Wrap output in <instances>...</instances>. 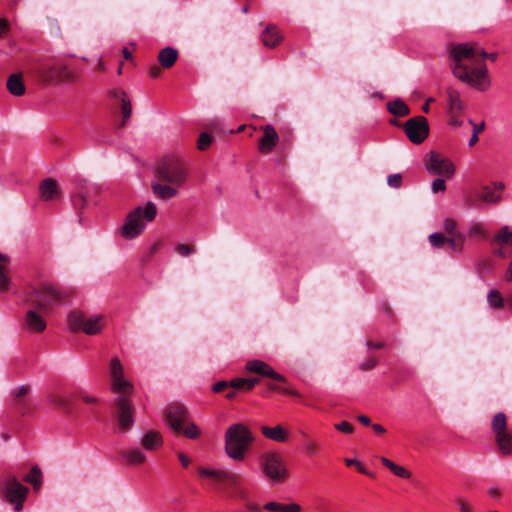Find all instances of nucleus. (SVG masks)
Returning a JSON list of instances; mask_svg holds the SVG:
<instances>
[{"instance_id": "obj_1", "label": "nucleus", "mask_w": 512, "mask_h": 512, "mask_svg": "<svg viewBox=\"0 0 512 512\" xmlns=\"http://www.w3.org/2000/svg\"><path fill=\"white\" fill-rule=\"evenodd\" d=\"M451 57L455 62L452 66L453 75L460 81L480 91L490 86L487 66L478 57L495 61L497 53H487L475 43H462L453 47Z\"/></svg>"}, {"instance_id": "obj_2", "label": "nucleus", "mask_w": 512, "mask_h": 512, "mask_svg": "<svg viewBox=\"0 0 512 512\" xmlns=\"http://www.w3.org/2000/svg\"><path fill=\"white\" fill-rule=\"evenodd\" d=\"M67 296V293L52 284L41 283L31 287L25 293L24 301L28 310L23 319V328L32 333L43 332L47 326L45 316Z\"/></svg>"}, {"instance_id": "obj_3", "label": "nucleus", "mask_w": 512, "mask_h": 512, "mask_svg": "<svg viewBox=\"0 0 512 512\" xmlns=\"http://www.w3.org/2000/svg\"><path fill=\"white\" fill-rule=\"evenodd\" d=\"M123 366L115 357L110 362V374L112 377V390L118 394L114 400L112 418L119 433L129 432L134 425L135 407L130 395L133 385L123 377Z\"/></svg>"}, {"instance_id": "obj_4", "label": "nucleus", "mask_w": 512, "mask_h": 512, "mask_svg": "<svg viewBox=\"0 0 512 512\" xmlns=\"http://www.w3.org/2000/svg\"><path fill=\"white\" fill-rule=\"evenodd\" d=\"M187 175V168L178 156L164 157L157 165L155 176L159 182L152 184V191L163 200L174 198L178 188L185 184Z\"/></svg>"}, {"instance_id": "obj_5", "label": "nucleus", "mask_w": 512, "mask_h": 512, "mask_svg": "<svg viewBox=\"0 0 512 512\" xmlns=\"http://www.w3.org/2000/svg\"><path fill=\"white\" fill-rule=\"evenodd\" d=\"M254 440L250 429L242 423L231 425L225 433V452L236 461H242Z\"/></svg>"}, {"instance_id": "obj_6", "label": "nucleus", "mask_w": 512, "mask_h": 512, "mask_svg": "<svg viewBox=\"0 0 512 512\" xmlns=\"http://www.w3.org/2000/svg\"><path fill=\"white\" fill-rule=\"evenodd\" d=\"M157 214L156 206L153 202H148L143 208L136 207L131 211L120 229L121 236L127 240L138 237L144 231L146 222H151Z\"/></svg>"}, {"instance_id": "obj_7", "label": "nucleus", "mask_w": 512, "mask_h": 512, "mask_svg": "<svg viewBox=\"0 0 512 512\" xmlns=\"http://www.w3.org/2000/svg\"><path fill=\"white\" fill-rule=\"evenodd\" d=\"M166 424L177 434H183L189 439L200 436L198 426L189 420L187 409L178 403L169 405L164 412Z\"/></svg>"}, {"instance_id": "obj_8", "label": "nucleus", "mask_w": 512, "mask_h": 512, "mask_svg": "<svg viewBox=\"0 0 512 512\" xmlns=\"http://www.w3.org/2000/svg\"><path fill=\"white\" fill-rule=\"evenodd\" d=\"M68 326L73 332H83L87 335H97L104 327V317L96 315L86 317L80 311H71L67 318Z\"/></svg>"}, {"instance_id": "obj_9", "label": "nucleus", "mask_w": 512, "mask_h": 512, "mask_svg": "<svg viewBox=\"0 0 512 512\" xmlns=\"http://www.w3.org/2000/svg\"><path fill=\"white\" fill-rule=\"evenodd\" d=\"M491 429L495 435V441L501 455L512 454V432L507 429V417L503 412H498L492 419Z\"/></svg>"}, {"instance_id": "obj_10", "label": "nucleus", "mask_w": 512, "mask_h": 512, "mask_svg": "<svg viewBox=\"0 0 512 512\" xmlns=\"http://www.w3.org/2000/svg\"><path fill=\"white\" fill-rule=\"evenodd\" d=\"M260 464L264 474L273 482H283L288 471L282 456L277 452H266L261 456Z\"/></svg>"}, {"instance_id": "obj_11", "label": "nucleus", "mask_w": 512, "mask_h": 512, "mask_svg": "<svg viewBox=\"0 0 512 512\" xmlns=\"http://www.w3.org/2000/svg\"><path fill=\"white\" fill-rule=\"evenodd\" d=\"M28 491V488L22 485L16 477L8 478L4 485L5 498L10 504L14 505L16 512L22 510Z\"/></svg>"}, {"instance_id": "obj_12", "label": "nucleus", "mask_w": 512, "mask_h": 512, "mask_svg": "<svg viewBox=\"0 0 512 512\" xmlns=\"http://www.w3.org/2000/svg\"><path fill=\"white\" fill-rule=\"evenodd\" d=\"M403 127L408 139L416 145L423 143L429 135V123L424 116L410 118Z\"/></svg>"}, {"instance_id": "obj_13", "label": "nucleus", "mask_w": 512, "mask_h": 512, "mask_svg": "<svg viewBox=\"0 0 512 512\" xmlns=\"http://www.w3.org/2000/svg\"><path fill=\"white\" fill-rule=\"evenodd\" d=\"M426 170L432 175L444 176L451 178L455 173L454 164L439 153L431 151L428 156V161L425 164Z\"/></svg>"}, {"instance_id": "obj_14", "label": "nucleus", "mask_w": 512, "mask_h": 512, "mask_svg": "<svg viewBox=\"0 0 512 512\" xmlns=\"http://www.w3.org/2000/svg\"><path fill=\"white\" fill-rule=\"evenodd\" d=\"M57 63L50 58L35 61L31 74L44 85L53 83Z\"/></svg>"}, {"instance_id": "obj_15", "label": "nucleus", "mask_w": 512, "mask_h": 512, "mask_svg": "<svg viewBox=\"0 0 512 512\" xmlns=\"http://www.w3.org/2000/svg\"><path fill=\"white\" fill-rule=\"evenodd\" d=\"M198 473L201 477L211 479L215 484L236 485L238 480V476L236 474L220 470H211L204 467H199Z\"/></svg>"}, {"instance_id": "obj_16", "label": "nucleus", "mask_w": 512, "mask_h": 512, "mask_svg": "<svg viewBox=\"0 0 512 512\" xmlns=\"http://www.w3.org/2000/svg\"><path fill=\"white\" fill-rule=\"evenodd\" d=\"M261 130L263 135L259 139L258 150L262 154H269L278 143L279 136L271 125L262 126Z\"/></svg>"}, {"instance_id": "obj_17", "label": "nucleus", "mask_w": 512, "mask_h": 512, "mask_svg": "<svg viewBox=\"0 0 512 512\" xmlns=\"http://www.w3.org/2000/svg\"><path fill=\"white\" fill-rule=\"evenodd\" d=\"M246 369L249 372L266 376L282 383L286 382V378L283 375L277 373L267 363L260 360H252L247 362Z\"/></svg>"}, {"instance_id": "obj_18", "label": "nucleus", "mask_w": 512, "mask_h": 512, "mask_svg": "<svg viewBox=\"0 0 512 512\" xmlns=\"http://www.w3.org/2000/svg\"><path fill=\"white\" fill-rule=\"evenodd\" d=\"M78 79L79 74L76 70L70 69L65 64L57 63L52 84L76 83Z\"/></svg>"}, {"instance_id": "obj_19", "label": "nucleus", "mask_w": 512, "mask_h": 512, "mask_svg": "<svg viewBox=\"0 0 512 512\" xmlns=\"http://www.w3.org/2000/svg\"><path fill=\"white\" fill-rule=\"evenodd\" d=\"M85 182L79 183L77 191L71 195V204L78 215V222L83 221L82 212L88 205L87 195L84 193Z\"/></svg>"}, {"instance_id": "obj_20", "label": "nucleus", "mask_w": 512, "mask_h": 512, "mask_svg": "<svg viewBox=\"0 0 512 512\" xmlns=\"http://www.w3.org/2000/svg\"><path fill=\"white\" fill-rule=\"evenodd\" d=\"M283 39L276 26L269 24L261 34L262 43L268 48H275Z\"/></svg>"}, {"instance_id": "obj_21", "label": "nucleus", "mask_w": 512, "mask_h": 512, "mask_svg": "<svg viewBox=\"0 0 512 512\" xmlns=\"http://www.w3.org/2000/svg\"><path fill=\"white\" fill-rule=\"evenodd\" d=\"M40 197L45 201L55 199L60 193L58 184L51 178L44 179L40 184Z\"/></svg>"}, {"instance_id": "obj_22", "label": "nucleus", "mask_w": 512, "mask_h": 512, "mask_svg": "<svg viewBox=\"0 0 512 512\" xmlns=\"http://www.w3.org/2000/svg\"><path fill=\"white\" fill-rule=\"evenodd\" d=\"M448 103L447 109L449 115H460V113L464 110V104L461 100L460 93L452 88L447 89Z\"/></svg>"}, {"instance_id": "obj_23", "label": "nucleus", "mask_w": 512, "mask_h": 512, "mask_svg": "<svg viewBox=\"0 0 512 512\" xmlns=\"http://www.w3.org/2000/svg\"><path fill=\"white\" fill-rule=\"evenodd\" d=\"M503 188L504 184L501 182L495 183L493 187H484L482 192L479 194V198L485 203H497L501 199L500 192Z\"/></svg>"}, {"instance_id": "obj_24", "label": "nucleus", "mask_w": 512, "mask_h": 512, "mask_svg": "<svg viewBox=\"0 0 512 512\" xmlns=\"http://www.w3.org/2000/svg\"><path fill=\"white\" fill-rule=\"evenodd\" d=\"M7 89L14 96H22L26 92V87L21 73L11 74L7 79Z\"/></svg>"}, {"instance_id": "obj_25", "label": "nucleus", "mask_w": 512, "mask_h": 512, "mask_svg": "<svg viewBox=\"0 0 512 512\" xmlns=\"http://www.w3.org/2000/svg\"><path fill=\"white\" fill-rule=\"evenodd\" d=\"M10 259L8 256L0 253V292H6L9 290L11 285V279L9 277V265Z\"/></svg>"}, {"instance_id": "obj_26", "label": "nucleus", "mask_w": 512, "mask_h": 512, "mask_svg": "<svg viewBox=\"0 0 512 512\" xmlns=\"http://www.w3.org/2000/svg\"><path fill=\"white\" fill-rule=\"evenodd\" d=\"M163 444L162 436L159 432L148 431L141 439V445L148 451H153Z\"/></svg>"}, {"instance_id": "obj_27", "label": "nucleus", "mask_w": 512, "mask_h": 512, "mask_svg": "<svg viewBox=\"0 0 512 512\" xmlns=\"http://www.w3.org/2000/svg\"><path fill=\"white\" fill-rule=\"evenodd\" d=\"M261 431L265 437L276 442H285L288 438V433L281 425H277L273 428L262 426Z\"/></svg>"}, {"instance_id": "obj_28", "label": "nucleus", "mask_w": 512, "mask_h": 512, "mask_svg": "<svg viewBox=\"0 0 512 512\" xmlns=\"http://www.w3.org/2000/svg\"><path fill=\"white\" fill-rule=\"evenodd\" d=\"M178 58V52L172 47H165L158 54V61L163 68H171Z\"/></svg>"}, {"instance_id": "obj_29", "label": "nucleus", "mask_w": 512, "mask_h": 512, "mask_svg": "<svg viewBox=\"0 0 512 512\" xmlns=\"http://www.w3.org/2000/svg\"><path fill=\"white\" fill-rule=\"evenodd\" d=\"M47 398L49 403L61 409L66 415H72L71 401L67 397L59 393H50Z\"/></svg>"}, {"instance_id": "obj_30", "label": "nucleus", "mask_w": 512, "mask_h": 512, "mask_svg": "<svg viewBox=\"0 0 512 512\" xmlns=\"http://www.w3.org/2000/svg\"><path fill=\"white\" fill-rule=\"evenodd\" d=\"M129 465H140L146 461L145 454L139 448H133L121 452Z\"/></svg>"}, {"instance_id": "obj_31", "label": "nucleus", "mask_w": 512, "mask_h": 512, "mask_svg": "<svg viewBox=\"0 0 512 512\" xmlns=\"http://www.w3.org/2000/svg\"><path fill=\"white\" fill-rule=\"evenodd\" d=\"M387 109L391 114L398 117H403L410 113L409 107L400 99L388 102Z\"/></svg>"}, {"instance_id": "obj_32", "label": "nucleus", "mask_w": 512, "mask_h": 512, "mask_svg": "<svg viewBox=\"0 0 512 512\" xmlns=\"http://www.w3.org/2000/svg\"><path fill=\"white\" fill-rule=\"evenodd\" d=\"M381 462L385 467L390 469L392 473L395 474L396 476L403 479H409L411 477V473L406 468L395 464L388 458L381 457Z\"/></svg>"}, {"instance_id": "obj_33", "label": "nucleus", "mask_w": 512, "mask_h": 512, "mask_svg": "<svg viewBox=\"0 0 512 512\" xmlns=\"http://www.w3.org/2000/svg\"><path fill=\"white\" fill-rule=\"evenodd\" d=\"M494 241L501 247L512 246V231L508 226H503L495 235Z\"/></svg>"}, {"instance_id": "obj_34", "label": "nucleus", "mask_w": 512, "mask_h": 512, "mask_svg": "<svg viewBox=\"0 0 512 512\" xmlns=\"http://www.w3.org/2000/svg\"><path fill=\"white\" fill-rule=\"evenodd\" d=\"M24 481L33 485L34 489H39L42 484V473L38 466L32 467L30 473L24 477Z\"/></svg>"}, {"instance_id": "obj_35", "label": "nucleus", "mask_w": 512, "mask_h": 512, "mask_svg": "<svg viewBox=\"0 0 512 512\" xmlns=\"http://www.w3.org/2000/svg\"><path fill=\"white\" fill-rule=\"evenodd\" d=\"M16 411L21 415H26L34 410L31 400L29 399H16L14 400Z\"/></svg>"}, {"instance_id": "obj_36", "label": "nucleus", "mask_w": 512, "mask_h": 512, "mask_svg": "<svg viewBox=\"0 0 512 512\" xmlns=\"http://www.w3.org/2000/svg\"><path fill=\"white\" fill-rule=\"evenodd\" d=\"M487 301L492 308L499 309L504 305V299L496 289L490 290L487 295Z\"/></svg>"}, {"instance_id": "obj_37", "label": "nucleus", "mask_w": 512, "mask_h": 512, "mask_svg": "<svg viewBox=\"0 0 512 512\" xmlns=\"http://www.w3.org/2000/svg\"><path fill=\"white\" fill-rule=\"evenodd\" d=\"M120 110L122 114V122L120 123L119 128H123L132 114V106L128 98H123V101H121Z\"/></svg>"}, {"instance_id": "obj_38", "label": "nucleus", "mask_w": 512, "mask_h": 512, "mask_svg": "<svg viewBox=\"0 0 512 512\" xmlns=\"http://www.w3.org/2000/svg\"><path fill=\"white\" fill-rule=\"evenodd\" d=\"M448 237H445L442 233H433L429 235V242L434 248H441L447 243Z\"/></svg>"}, {"instance_id": "obj_39", "label": "nucleus", "mask_w": 512, "mask_h": 512, "mask_svg": "<svg viewBox=\"0 0 512 512\" xmlns=\"http://www.w3.org/2000/svg\"><path fill=\"white\" fill-rule=\"evenodd\" d=\"M213 138L209 133L203 132L199 135L197 147L199 150H206L212 143Z\"/></svg>"}, {"instance_id": "obj_40", "label": "nucleus", "mask_w": 512, "mask_h": 512, "mask_svg": "<svg viewBox=\"0 0 512 512\" xmlns=\"http://www.w3.org/2000/svg\"><path fill=\"white\" fill-rule=\"evenodd\" d=\"M175 250L176 252L183 256V257H188L190 255H192L193 253H195L196 251V248L195 246L193 245H188V244H178L176 247H175Z\"/></svg>"}, {"instance_id": "obj_41", "label": "nucleus", "mask_w": 512, "mask_h": 512, "mask_svg": "<svg viewBox=\"0 0 512 512\" xmlns=\"http://www.w3.org/2000/svg\"><path fill=\"white\" fill-rule=\"evenodd\" d=\"M30 390H31L30 385H22V386H19V387L15 388L12 391V395H13L14 400H16V399H26L25 397L29 394Z\"/></svg>"}, {"instance_id": "obj_42", "label": "nucleus", "mask_w": 512, "mask_h": 512, "mask_svg": "<svg viewBox=\"0 0 512 512\" xmlns=\"http://www.w3.org/2000/svg\"><path fill=\"white\" fill-rule=\"evenodd\" d=\"M268 388L272 391H277V392H280L284 395H289V396H298V393L295 391V390H292V389H289V388H284V387H280L278 385H275V384H268Z\"/></svg>"}, {"instance_id": "obj_43", "label": "nucleus", "mask_w": 512, "mask_h": 512, "mask_svg": "<svg viewBox=\"0 0 512 512\" xmlns=\"http://www.w3.org/2000/svg\"><path fill=\"white\" fill-rule=\"evenodd\" d=\"M387 183L390 187L399 188L402 184V176L399 173L391 174L387 178Z\"/></svg>"}, {"instance_id": "obj_44", "label": "nucleus", "mask_w": 512, "mask_h": 512, "mask_svg": "<svg viewBox=\"0 0 512 512\" xmlns=\"http://www.w3.org/2000/svg\"><path fill=\"white\" fill-rule=\"evenodd\" d=\"M431 190L433 193L444 192L446 190L445 180L442 178L435 179L431 184Z\"/></svg>"}, {"instance_id": "obj_45", "label": "nucleus", "mask_w": 512, "mask_h": 512, "mask_svg": "<svg viewBox=\"0 0 512 512\" xmlns=\"http://www.w3.org/2000/svg\"><path fill=\"white\" fill-rule=\"evenodd\" d=\"M447 243L449 244L453 252L459 253L462 251L463 248V237H460V241H456L454 238L448 237Z\"/></svg>"}, {"instance_id": "obj_46", "label": "nucleus", "mask_w": 512, "mask_h": 512, "mask_svg": "<svg viewBox=\"0 0 512 512\" xmlns=\"http://www.w3.org/2000/svg\"><path fill=\"white\" fill-rule=\"evenodd\" d=\"M377 365V359L369 357L365 361L359 364V369L362 371H369Z\"/></svg>"}, {"instance_id": "obj_47", "label": "nucleus", "mask_w": 512, "mask_h": 512, "mask_svg": "<svg viewBox=\"0 0 512 512\" xmlns=\"http://www.w3.org/2000/svg\"><path fill=\"white\" fill-rule=\"evenodd\" d=\"M230 388L234 390H244L246 391V379L244 378H235L229 382Z\"/></svg>"}, {"instance_id": "obj_48", "label": "nucleus", "mask_w": 512, "mask_h": 512, "mask_svg": "<svg viewBox=\"0 0 512 512\" xmlns=\"http://www.w3.org/2000/svg\"><path fill=\"white\" fill-rule=\"evenodd\" d=\"M444 230L445 232L448 234V235H457V232H456V223L454 220L450 219V218H447L445 221H444Z\"/></svg>"}, {"instance_id": "obj_49", "label": "nucleus", "mask_w": 512, "mask_h": 512, "mask_svg": "<svg viewBox=\"0 0 512 512\" xmlns=\"http://www.w3.org/2000/svg\"><path fill=\"white\" fill-rule=\"evenodd\" d=\"M76 396L79 397L83 402H85L87 404H97L99 402L98 398L90 396L84 391H78L76 393Z\"/></svg>"}, {"instance_id": "obj_50", "label": "nucleus", "mask_w": 512, "mask_h": 512, "mask_svg": "<svg viewBox=\"0 0 512 512\" xmlns=\"http://www.w3.org/2000/svg\"><path fill=\"white\" fill-rule=\"evenodd\" d=\"M335 428L338 431L343 432V433H347V434L352 433V424L347 421H343V422L335 424Z\"/></svg>"}, {"instance_id": "obj_51", "label": "nucleus", "mask_w": 512, "mask_h": 512, "mask_svg": "<svg viewBox=\"0 0 512 512\" xmlns=\"http://www.w3.org/2000/svg\"><path fill=\"white\" fill-rule=\"evenodd\" d=\"M301 507L296 503L282 504L281 512H300Z\"/></svg>"}, {"instance_id": "obj_52", "label": "nucleus", "mask_w": 512, "mask_h": 512, "mask_svg": "<svg viewBox=\"0 0 512 512\" xmlns=\"http://www.w3.org/2000/svg\"><path fill=\"white\" fill-rule=\"evenodd\" d=\"M230 388L229 382L227 381H219L215 383L212 387L213 392L220 393L224 391L225 389Z\"/></svg>"}, {"instance_id": "obj_53", "label": "nucleus", "mask_w": 512, "mask_h": 512, "mask_svg": "<svg viewBox=\"0 0 512 512\" xmlns=\"http://www.w3.org/2000/svg\"><path fill=\"white\" fill-rule=\"evenodd\" d=\"M10 30L9 22L5 18H0V38L4 37Z\"/></svg>"}, {"instance_id": "obj_54", "label": "nucleus", "mask_w": 512, "mask_h": 512, "mask_svg": "<svg viewBox=\"0 0 512 512\" xmlns=\"http://www.w3.org/2000/svg\"><path fill=\"white\" fill-rule=\"evenodd\" d=\"M110 96L114 99H118L121 101H123V98H127V95L125 93V91L121 90V89H113L110 91Z\"/></svg>"}, {"instance_id": "obj_55", "label": "nucleus", "mask_w": 512, "mask_h": 512, "mask_svg": "<svg viewBox=\"0 0 512 512\" xmlns=\"http://www.w3.org/2000/svg\"><path fill=\"white\" fill-rule=\"evenodd\" d=\"M264 508L272 512H281L282 504L277 502H269L264 506Z\"/></svg>"}, {"instance_id": "obj_56", "label": "nucleus", "mask_w": 512, "mask_h": 512, "mask_svg": "<svg viewBox=\"0 0 512 512\" xmlns=\"http://www.w3.org/2000/svg\"><path fill=\"white\" fill-rule=\"evenodd\" d=\"M469 123L473 126V133L478 135L483 129H484V122H481L480 124H476L473 122V120H469Z\"/></svg>"}, {"instance_id": "obj_57", "label": "nucleus", "mask_w": 512, "mask_h": 512, "mask_svg": "<svg viewBox=\"0 0 512 512\" xmlns=\"http://www.w3.org/2000/svg\"><path fill=\"white\" fill-rule=\"evenodd\" d=\"M366 346L369 349H381L385 346V344H384V342H381V341H378V342L367 341Z\"/></svg>"}, {"instance_id": "obj_58", "label": "nucleus", "mask_w": 512, "mask_h": 512, "mask_svg": "<svg viewBox=\"0 0 512 512\" xmlns=\"http://www.w3.org/2000/svg\"><path fill=\"white\" fill-rule=\"evenodd\" d=\"M457 505L459 507L460 512H472L468 504L462 499L457 500Z\"/></svg>"}, {"instance_id": "obj_59", "label": "nucleus", "mask_w": 512, "mask_h": 512, "mask_svg": "<svg viewBox=\"0 0 512 512\" xmlns=\"http://www.w3.org/2000/svg\"><path fill=\"white\" fill-rule=\"evenodd\" d=\"M149 74L152 78H157L161 75V68L157 65H154L150 68Z\"/></svg>"}, {"instance_id": "obj_60", "label": "nucleus", "mask_w": 512, "mask_h": 512, "mask_svg": "<svg viewBox=\"0 0 512 512\" xmlns=\"http://www.w3.org/2000/svg\"><path fill=\"white\" fill-rule=\"evenodd\" d=\"M258 382V378L246 379V391L252 390Z\"/></svg>"}, {"instance_id": "obj_61", "label": "nucleus", "mask_w": 512, "mask_h": 512, "mask_svg": "<svg viewBox=\"0 0 512 512\" xmlns=\"http://www.w3.org/2000/svg\"><path fill=\"white\" fill-rule=\"evenodd\" d=\"M462 123V120L459 119V115H450V125L459 127Z\"/></svg>"}, {"instance_id": "obj_62", "label": "nucleus", "mask_w": 512, "mask_h": 512, "mask_svg": "<svg viewBox=\"0 0 512 512\" xmlns=\"http://www.w3.org/2000/svg\"><path fill=\"white\" fill-rule=\"evenodd\" d=\"M177 456L184 467H187L189 465L190 459L188 458V456H186L182 452H178Z\"/></svg>"}, {"instance_id": "obj_63", "label": "nucleus", "mask_w": 512, "mask_h": 512, "mask_svg": "<svg viewBox=\"0 0 512 512\" xmlns=\"http://www.w3.org/2000/svg\"><path fill=\"white\" fill-rule=\"evenodd\" d=\"M371 428L376 434H384L386 432L385 428L380 424H371Z\"/></svg>"}, {"instance_id": "obj_64", "label": "nucleus", "mask_w": 512, "mask_h": 512, "mask_svg": "<svg viewBox=\"0 0 512 512\" xmlns=\"http://www.w3.org/2000/svg\"><path fill=\"white\" fill-rule=\"evenodd\" d=\"M357 420L362 423L363 425L365 426H371V420L368 416L366 415H360L357 417Z\"/></svg>"}]
</instances>
